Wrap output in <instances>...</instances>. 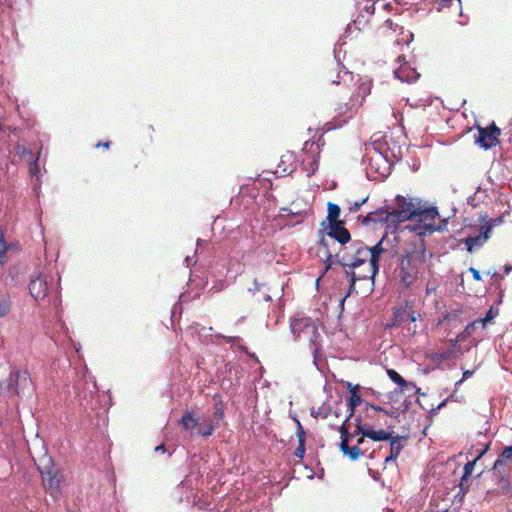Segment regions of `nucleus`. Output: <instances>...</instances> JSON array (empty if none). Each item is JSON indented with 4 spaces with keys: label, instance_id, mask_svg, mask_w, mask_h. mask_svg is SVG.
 I'll use <instances>...</instances> for the list:
<instances>
[{
    "label": "nucleus",
    "instance_id": "nucleus-23",
    "mask_svg": "<svg viewBox=\"0 0 512 512\" xmlns=\"http://www.w3.org/2000/svg\"><path fill=\"white\" fill-rule=\"evenodd\" d=\"M402 439L401 436L396 435L390 440V453L385 458V463H389L391 461H395L399 454L401 453L403 446L400 443V440Z\"/></svg>",
    "mask_w": 512,
    "mask_h": 512
},
{
    "label": "nucleus",
    "instance_id": "nucleus-39",
    "mask_svg": "<svg viewBox=\"0 0 512 512\" xmlns=\"http://www.w3.org/2000/svg\"><path fill=\"white\" fill-rule=\"evenodd\" d=\"M414 280V276L408 271V269L402 267L400 270V281L405 287H409Z\"/></svg>",
    "mask_w": 512,
    "mask_h": 512
},
{
    "label": "nucleus",
    "instance_id": "nucleus-11",
    "mask_svg": "<svg viewBox=\"0 0 512 512\" xmlns=\"http://www.w3.org/2000/svg\"><path fill=\"white\" fill-rule=\"evenodd\" d=\"M290 331L296 340H303L307 333L315 331V324L310 318H294L290 322Z\"/></svg>",
    "mask_w": 512,
    "mask_h": 512
},
{
    "label": "nucleus",
    "instance_id": "nucleus-54",
    "mask_svg": "<svg viewBox=\"0 0 512 512\" xmlns=\"http://www.w3.org/2000/svg\"><path fill=\"white\" fill-rule=\"evenodd\" d=\"M469 272L472 274L473 279L475 281H481L482 280L481 274H480L479 270H477L476 268L470 267L469 268Z\"/></svg>",
    "mask_w": 512,
    "mask_h": 512
},
{
    "label": "nucleus",
    "instance_id": "nucleus-30",
    "mask_svg": "<svg viewBox=\"0 0 512 512\" xmlns=\"http://www.w3.org/2000/svg\"><path fill=\"white\" fill-rule=\"evenodd\" d=\"M11 308L10 296L6 291L0 290V318L5 317Z\"/></svg>",
    "mask_w": 512,
    "mask_h": 512
},
{
    "label": "nucleus",
    "instance_id": "nucleus-63",
    "mask_svg": "<svg viewBox=\"0 0 512 512\" xmlns=\"http://www.w3.org/2000/svg\"><path fill=\"white\" fill-rule=\"evenodd\" d=\"M265 290H266V291H265V293H264V295H263V300H264L265 302H271V301H272V297H271V295H270V293H269V292H270V289L266 287V288H265Z\"/></svg>",
    "mask_w": 512,
    "mask_h": 512
},
{
    "label": "nucleus",
    "instance_id": "nucleus-37",
    "mask_svg": "<svg viewBox=\"0 0 512 512\" xmlns=\"http://www.w3.org/2000/svg\"><path fill=\"white\" fill-rule=\"evenodd\" d=\"M469 478L470 477H465L464 478V474H462V476L460 478V483H459V492L455 496V501H458L459 503L462 502L464 495L468 492L467 483L469 481Z\"/></svg>",
    "mask_w": 512,
    "mask_h": 512
},
{
    "label": "nucleus",
    "instance_id": "nucleus-36",
    "mask_svg": "<svg viewBox=\"0 0 512 512\" xmlns=\"http://www.w3.org/2000/svg\"><path fill=\"white\" fill-rule=\"evenodd\" d=\"M320 338V333L318 328L315 326V331L313 333H307L303 340H307L310 346L313 348L314 354L318 351V340Z\"/></svg>",
    "mask_w": 512,
    "mask_h": 512
},
{
    "label": "nucleus",
    "instance_id": "nucleus-60",
    "mask_svg": "<svg viewBox=\"0 0 512 512\" xmlns=\"http://www.w3.org/2000/svg\"><path fill=\"white\" fill-rule=\"evenodd\" d=\"M355 285H356V282H349L347 292L345 293V295H347V297H349L351 294H353L356 291Z\"/></svg>",
    "mask_w": 512,
    "mask_h": 512
},
{
    "label": "nucleus",
    "instance_id": "nucleus-59",
    "mask_svg": "<svg viewBox=\"0 0 512 512\" xmlns=\"http://www.w3.org/2000/svg\"><path fill=\"white\" fill-rule=\"evenodd\" d=\"M402 326L401 323H396V315L393 313V319L391 323L386 324V329H392L394 327Z\"/></svg>",
    "mask_w": 512,
    "mask_h": 512
},
{
    "label": "nucleus",
    "instance_id": "nucleus-33",
    "mask_svg": "<svg viewBox=\"0 0 512 512\" xmlns=\"http://www.w3.org/2000/svg\"><path fill=\"white\" fill-rule=\"evenodd\" d=\"M43 147L40 148L38 152V156L29 162V173L32 178H36V180L40 179V167H39V157L42 153Z\"/></svg>",
    "mask_w": 512,
    "mask_h": 512
},
{
    "label": "nucleus",
    "instance_id": "nucleus-57",
    "mask_svg": "<svg viewBox=\"0 0 512 512\" xmlns=\"http://www.w3.org/2000/svg\"><path fill=\"white\" fill-rule=\"evenodd\" d=\"M346 388L347 390L350 392V394L352 392H355L357 390H360L361 389V386L360 385H353L351 382H346Z\"/></svg>",
    "mask_w": 512,
    "mask_h": 512
},
{
    "label": "nucleus",
    "instance_id": "nucleus-58",
    "mask_svg": "<svg viewBox=\"0 0 512 512\" xmlns=\"http://www.w3.org/2000/svg\"><path fill=\"white\" fill-rule=\"evenodd\" d=\"M21 155L24 156V157H28L29 160H32L34 159L33 158V152L30 150V149H27V148H22L21 150Z\"/></svg>",
    "mask_w": 512,
    "mask_h": 512
},
{
    "label": "nucleus",
    "instance_id": "nucleus-10",
    "mask_svg": "<svg viewBox=\"0 0 512 512\" xmlns=\"http://www.w3.org/2000/svg\"><path fill=\"white\" fill-rule=\"evenodd\" d=\"M387 232L382 236V238L379 240L378 243H376L373 247H368L369 251V279L372 281L374 280L375 276L379 272L380 268V257L381 255L386 251V249L383 247V243L387 237Z\"/></svg>",
    "mask_w": 512,
    "mask_h": 512
},
{
    "label": "nucleus",
    "instance_id": "nucleus-29",
    "mask_svg": "<svg viewBox=\"0 0 512 512\" xmlns=\"http://www.w3.org/2000/svg\"><path fill=\"white\" fill-rule=\"evenodd\" d=\"M340 451L347 456L350 460L355 461L362 454V450L358 445L349 446L348 444H343V446L339 447Z\"/></svg>",
    "mask_w": 512,
    "mask_h": 512
},
{
    "label": "nucleus",
    "instance_id": "nucleus-6",
    "mask_svg": "<svg viewBox=\"0 0 512 512\" xmlns=\"http://www.w3.org/2000/svg\"><path fill=\"white\" fill-rule=\"evenodd\" d=\"M371 142L392 166L402 160L404 148L392 136L385 135Z\"/></svg>",
    "mask_w": 512,
    "mask_h": 512
},
{
    "label": "nucleus",
    "instance_id": "nucleus-49",
    "mask_svg": "<svg viewBox=\"0 0 512 512\" xmlns=\"http://www.w3.org/2000/svg\"><path fill=\"white\" fill-rule=\"evenodd\" d=\"M305 451H306V443H303L302 441H301V443L298 442V446L295 449L294 455L297 458L302 459L305 455Z\"/></svg>",
    "mask_w": 512,
    "mask_h": 512
},
{
    "label": "nucleus",
    "instance_id": "nucleus-34",
    "mask_svg": "<svg viewBox=\"0 0 512 512\" xmlns=\"http://www.w3.org/2000/svg\"><path fill=\"white\" fill-rule=\"evenodd\" d=\"M347 422L346 419L343 421V423L338 427V431L340 433V438H341V441H340V444H339V447L343 446V444H348L350 439L352 438L353 434H351L349 431H348V428H347Z\"/></svg>",
    "mask_w": 512,
    "mask_h": 512
},
{
    "label": "nucleus",
    "instance_id": "nucleus-24",
    "mask_svg": "<svg viewBox=\"0 0 512 512\" xmlns=\"http://www.w3.org/2000/svg\"><path fill=\"white\" fill-rule=\"evenodd\" d=\"M363 403L360 390L352 392L348 398V415L346 421H349L355 414V410Z\"/></svg>",
    "mask_w": 512,
    "mask_h": 512
},
{
    "label": "nucleus",
    "instance_id": "nucleus-26",
    "mask_svg": "<svg viewBox=\"0 0 512 512\" xmlns=\"http://www.w3.org/2000/svg\"><path fill=\"white\" fill-rule=\"evenodd\" d=\"M303 169L307 172V177H311L319 166V153L312 154L302 160Z\"/></svg>",
    "mask_w": 512,
    "mask_h": 512
},
{
    "label": "nucleus",
    "instance_id": "nucleus-48",
    "mask_svg": "<svg viewBox=\"0 0 512 512\" xmlns=\"http://www.w3.org/2000/svg\"><path fill=\"white\" fill-rule=\"evenodd\" d=\"M265 288H266L265 283H260V282H258L257 279H254L253 287L248 288V291L254 295L256 292L261 291Z\"/></svg>",
    "mask_w": 512,
    "mask_h": 512
},
{
    "label": "nucleus",
    "instance_id": "nucleus-22",
    "mask_svg": "<svg viewBox=\"0 0 512 512\" xmlns=\"http://www.w3.org/2000/svg\"><path fill=\"white\" fill-rule=\"evenodd\" d=\"M498 479V486L505 495H512V484L510 482V473L493 472Z\"/></svg>",
    "mask_w": 512,
    "mask_h": 512
},
{
    "label": "nucleus",
    "instance_id": "nucleus-53",
    "mask_svg": "<svg viewBox=\"0 0 512 512\" xmlns=\"http://www.w3.org/2000/svg\"><path fill=\"white\" fill-rule=\"evenodd\" d=\"M374 217L372 215V212H369L366 216L362 217L361 224L364 226L369 225L371 222H374Z\"/></svg>",
    "mask_w": 512,
    "mask_h": 512
},
{
    "label": "nucleus",
    "instance_id": "nucleus-31",
    "mask_svg": "<svg viewBox=\"0 0 512 512\" xmlns=\"http://www.w3.org/2000/svg\"><path fill=\"white\" fill-rule=\"evenodd\" d=\"M214 430V427L206 419H203L198 421L196 434L202 437H209Z\"/></svg>",
    "mask_w": 512,
    "mask_h": 512
},
{
    "label": "nucleus",
    "instance_id": "nucleus-46",
    "mask_svg": "<svg viewBox=\"0 0 512 512\" xmlns=\"http://www.w3.org/2000/svg\"><path fill=\"white\" fill-rule=\"evenodd\" d=\"M281 212H282V216H285V215H294L297 217V220L293 223H291L292 225H297V224H300L303 222V215L302 213L300 212H297V213H293L292 210L288 209V208H282L281 209Z\"/></svg>",
    "mask_w": 512,
    "mask_h": 512
},
{
    "label": "nucleus",
    "instance_id": "nucleus-20",
    "mask_svg": "<svg viewBox=\"0 0 512 512\" xmlns=\"http://www.w3.org/2000/svg\"><path fill=\"white\" fill-rule=\"evenodd\" d=\"M224 417L225 405L223 401L219 400L214 405V411L212 415L209 418H206V420L214 427V429H217L223 423Z\"/></svg>",
    "mask_w": 512,
    "mask_h": 512
},
{
    "label": "nucleus",
    "instance_id": "nucleus-52",
    "mask_svg": "<svg viewBox=\"0 0 512 512\" xmlns=\"http://www.w3.org/2000/svg\"><path fill=\"white\" fill-rule=\"evenodd\" d=\"M411 406V401L409 399H405L400 406L398 407V411L402 414H405L409 411Z\"/></svg>",
    "mask_w": 512,
    "mask_h": 512
},
{
    "label": "nucleus",
    "instance_id": "nucleus-12",
    "mask_svg": "<svg viewBox=\"0 0 512 512\" xmlns=\"http://www.w3.org/2000/svg\"><path fill=\"white\" fill-rule=\"evenodd\" d=\"M335 257L337 265L342 267L343 274L348 278V282H357L369 279V275H361L355 272L357 267H352L351 263H349L348 253L338 252L335 254Z\"/></svg>",
    "mask_w": 512,
    "mask_h": 512
},
{
    "label": "nucleus",
    "instance_id": "nucleus-64",
    "mask_svg": "<svg viewBox=\"0 0 512 512\" xmlns=\"http://www.w3.org/2000/svg\"><path fill=\"white\" fill-rule=\"evenodd\" d=\"M385 26L389 29H392V30H396V24L393 23V21L391 19H386L385 20Z\"/></svg>",
    "mask_w": 512,
    "mask_h": 512
},
{
    "label": "nucleus",
    "instance_id": "nucleus-8",
    "mask_svg": "<svg viewBox=\"0 0 512 512\" xmlns=\"http://www.w3.org/2000/svg\"><path fill=\"white\" fill-rule=\"evenodd\" d=\"M344 250V253H348L349 263H351L352 267L358 268L369 259L368 246L362 241H353L349 246H346Z\"/></svg>",
    "mask_w": 512,
    "mask_h": 512
},
{
    "label": "nucleus",
    "instance_id": "nucleus-35",
    "mask_svg": "<svg viewBox=\"0 0 512 512\" xmlns=\"http://www.w3.org/2000/svg\"><path fill=\"white\" fill-rule=\"evenodd\" d=\"M322 258L324 263L323 274L327 273L331 269L335 270V265H337V263L336 257L332 254V252H327L326 254L322 255Z\"/></svg>",
    "mask_w": 512,
    "mask_h": 512
},
{
    "label": "nucleus",
    "instance_id": "nucleus-25",
    "mask_svg": "<svg viewBox=\"0 0 512 512\" xmlns=\"http://www.w3.org/2000/svg\"><path fill=\"white\" fill-rule=\"evenodd\" d=\"M76 397L84 412L88 413L89 410L93 411L97 408L98 402L93 399L92 391L89 393V398L86 394L82 396L79 392H76Z\"/></svg>",
    "mask_w": 512,
    "mask_h": 512
},
{
    "label": "nucleus",
    "instance_id": "nucleus-5",
    "mask_svg": "<svg viewBox=\"0 0 512 512\" xmlns=\"http://www.w3.org/2000/svg\"><path fill=\"white\" fill-rule=\"evenodd\" d=\"M5 390L6 392L13 391L21 397L30 396L34 391V387L28 371L12 370Z\"/></svg>",
    "mask_w": 512,
    "mask_h": 512
},
{
    "label": "nucleus",
    "instance_id": "nucleus-45",
    "mask_svg": "<svg viewBox=\"0 0 512 512\" xmlns=\"http://www.w3.org/2000/svg\"><path fill=\"white\" fill-rule=\"evenodd\" d=\"M297 424V430H296V436L298 438V442L306 443V432L301 424V422L298 419H295Z\"/></svg>",
    "mask_w": 512,
    "mask_h": 512
},
{
    "label": "nucleus",
    "instance_id": "nucleus-55",
    "mask_svg": "<svg viewBox=\"0 0 512 512\" xmlns=\"http://www.w3.org/2000/svg\"><path fill=\"white\" fill-rule=\"evenodd\" d=\"M409 230L410 231H414L417 235H418V232H424V229H423V224H414L412 226H408Z\"/></svg>",
    "mask_w": 512,
    "mask_h": 512
},
{
    "label": "nucleus",
    "instance_id": "nucleus-62",
    "mask_svg": "<svg viewBox=\"0 0 512 512\" xmlns=\"http://www.w3.org/2000/svg\"><path fill=\"white\" fill-rule=\"evenodd\" d=\"M387 416L389 417H393L395 419H398L399 418V414L400 412L397 410V411H389V410H386L385 413Z\"/></svg>",
    "mask_w": 512,
    "mask_h": 512
},
{
    "label": "nucleus",
    "instance_id": "nucleus-7",
    "mask_svg": "<svg viewBox=\"0 0 512 512\" xmlns=\"http://www.w3.org/2000/svg\"><path fill=\"white\" fill-rule=\"evenodd\" d=\"M500 129L494 122L487 127H478L475 143L484 150L491 149L499 143Z\"/></svg>",
    "mask_w": 512,
    "mask_h": 512
},
{
    "label": "nucleus",
    "instance_id": "nucleus-18",
    "mask_svg": "<svg viewBox=\"0 0 512 512\" xmlns=\"http://www.w3.org/2000/svg\"><path fill=\"white\" fill-rule=\"evenodd\" d=\"M393 312L396 315V323H401V325L407 321L416 322L420 316L419 313H417L408 305L395 308Z\"/></svg>",
    "mask_w": 512,
    "mask_h": 512
},
{
    "label": "nucleus",
    "instance_id": "nucleus-4",
    "mask_svg": "<svg viewBox=\"0 0 512 512\" xmlns=\"http://www.w3.org/2000/svg\"><path fill=\"white\" fill-rule=\"evenodd\" d=\"M38 470L42 476V482L47 493L57 500L61 496L60 485L63 479L62 474L55 468L51 457L43 458L38 464Z\"/></svg>",
    "mask_w": 512,
    "mask_h": 512
},
{
    "label": "nucleus",
    "instance_id": "nucleus-21",
    "mask_svg": "<svg viewBox=\"0 0 512 512\" xmlns=\"http://www.w3.org/2000/svg\"><path fill=\"white\" fill-rule=\"evenodd\" d=\"M199 420H200V418L194 412L186 411L182 415L179 423L185 431H189L190 435L193 436L194 435L193 430L197 429Z\"/></svg>",
    "mask_w": 512,
    "mask_h": 512
},
{
    "label": "nucleus",
    "instance_id": "nucleus-13",
    "mask_svg": "<svg viewBox=\"0 0 512 512\" xmlns=\"http://www.w3.org/2000/svg\"><path fill=\"white\" fill-rule=\"evenodd\" d=\"M374 218V222H385L386 223V232H394L397 230L396 224L393 221L394 217H392V209L389 206L380 207L374 211H371Z\"/></svg>",
    "mask_w": 512,
    "mask_h": 512
},
{
    "label": "nucleus",
    "instance_id": "nucleus-61",
    "mask_svg": "<svg viewBox=\"0 0 512 512\" xmlns=\"http://www.w3.org/2000/svg\"><path fill=\"white\" fill-rule=\"evenodd\" d=\"M33 190L35 192V194L37 195V197L40 196V192H41V182H40V179L36 180L34 186H33Z\"/></svg>",
    "mask_w": 512,
    "mask_h": 512
},
{
    "label": "nucleus",
    "instance_id": "nucleus-43",
    "mask_svg": "<svg viewBox=\"0 0 512 512\" xmlns=\"http://www.w3.org/2000/svg\"><path fill=\"white\" fill-rule=\"evenodd\" d=\"M7 250H8L7 243L4 240L2 231L0 230V263L4 262V259L6 258Z\"/></svg>",
    "mask_w": 512,
    "mask_h": 512
},
{
    "label": "nucleus",
    "instance_id": "nucleus-15",
    "mask_svg": "<svg viewBox=\"0 0 512 512\" xmlns=\"http://www.w3.org/2000/svg\"><path fill=\"white\" fill-rule=\"evenodd\" d=\"M395 78L399 79L401 82L406 83H414L416 82L420 74L413 68L410 64H402L399 68L394 70Z\"/></svg>",
    "mask_w": 512,
    "mask_h": 512
},
{
    "label": "nucleus",
    "instance_id": "nucleus-42",
    "mask_svg": "<svg viewBox=\"0 0 512 512\" xmlns=\"http://www.w3.org/2000/svg\"><path fill=\"white\" fill-rule=\"evenodd\" d=\"M321 237L318 241V248H319V253H322V255L326 254L327 252H331L329 250V244H328V241L325 239V235L326 234H319Z\"/></svg>",
    "mask_w": 512,
    "mask_h": 512
},
{
    "label": "nucleus",
    "instance_id": "nucleus-50",
    "mask_svg": "<svg viewBox=\"0 0 512 512\" xmlns=\"http://www.w3.org/2000/svg\"><path fill=\"white\" fill-rule=\"evenodd\" d=\"M477 325H478L477 320L467 324L465 329H464V331L462 332L463 337L471 335L473 333V331L475 330Z\"/></svg>",
    "mask_w": 512,
    "mask_h": 512
},
{
    "label": "nucleus",
    "instance_id": "nucleus-9",
    "mask_svg": "<svg viewBox=\"0 0 512 512\" xmlns=\"http://www.w3.org/2000/svg\"><path fill=\"white\" fill-rule=\"evenodd\" d=\"M320 226L323 229L319 230V234H326V236L343 246L351 241V234L346 229L344 222H337L335 225L326 226V221H322Z\"/></svg>",
    "mask_w": 512,
    "mask_h": 512
},
{
    "label": "nucleus",
    "instance_id": "nucleus-28",
    "mask_svg": "<svg viewBox=\"0 0 512 512\" xmlns=\"http://www.w3.org/2000/svg\"><path fill=\"white\" fill-rule=\"evenodd\" d=\"M394 436L392 435L391 431H385V430H374L372 428L369 429L368 437L372 441H390L391 438Z\"/></svg>",
    "mask_w": 512,
    "mask_h": 512
},
{
    "label": "nucleus",
    "instance_id": "nucleus-47",
    "mask_svg": "<svg viewBox=\"0 0 512 512\" xmlns=\"http://www.w3.org/2000/svg\"><path fill=\"white\" fill-rule=\"evenodd\" d=\"M356 427L353 435H361L362 437H368L370 427L365 424H359Z\"/></svg>",
    "mask_w": 512,
    "mask_h": 512
},
{
    "label": "nucleus",
    "instance_id": "nucleus-38",
    "mask_svg": "<svg viewBox=\"0 0 512 512\" xmlns=\"http://www.w3.org/2000/svg\"><path fill=\"white\" fill-rule=\"evenodd\" d=\"M498 315V309H494V307H490L486 312L484 317L476 319L478 324H481L483 327L486 326L488 322H491Z\"/></svg>",
    "mask_w": 512,
    "mask_h": 512
},
{
    "label": "nucleus",
    "instance_id": "nucleus-44",
    "mask_svg": "<svg viewBox=\"0 0 512 512\" xmlns=\"http://www.w3.org/2000/svg\"><path fill=\"white\" fill-rule=\"evenodd\" d=\"M476 463H477V459H473V460H470L467 463H465V465L463 467L464 478L471 477Z\"/></svg>",
    "mask_w": 512,
    "mask_h": 512
},
{
    "label": "nucleus",
    "instance_id": "nucleus-16",
    "mask_svg": "<svg viewBox=\"0 0 512 512\" xmlns=\"http://www.w3.org/2000/svg\"><path fill=\"white\" fill-rule=\"evenodd\" d=\"M387 375L389 379L398 385V389H395L391 394H397L399 391H403L404 387H411V390H415V393H419L420 388L416 386L415 383L406 381L396 370L388 369Z\"/></svg>",
    "mask_w": 512,
    "mask_h": 512
},
{
    "label": "nucleus",
    "instance_id": "nucleus-19",
    "mask_svg": "<svg viewBox=\"0 0 512 512\" xmlns=\"http://www.w3.org/2000/svg\"><path fill=\"white\" fill-rule=\"evenodd\" d=\"M431 2L438 4L437 11L439 12L447 9L458 16L463 15L461 0H431Z\"/></svg>",
    "mask_w": 512,
    "mask_h": 512
},
{
    "label": "nucleus",
    "instance_id": "nucleus-14",
    "mask_svg": "<svg viewBox=\"0 0 512 512\" xmlns=\"http://www.w3.org/2000/svg\"><path fill=\"white\" fill-rule=\"evenodd\" d=\"M493 472H506L511 473L512 471V450L505 447L502 452L498 455L494 465L492 467Z\"/></svg>",
    "mask_w": 512,
    "mask_h": 512
},
{
    "label": "nucleus",
    "instance_id": "nucleus-1",
    "mask_svg": "<svg viewBox=\"0 0 512 512\" xmlns=\"http://www.w3.org/2000/svg\"><path fill=\"white\" fill-rule=\"evenodd\" d=\"M391 209L396 228L400 223L417 216H424L426 219L434 220L439 215L436 206L427 207L420 198H406L402 195H397L395 197V207Z\"/></svg>",
    "mask_w": 512,
    "mask_h": 512
},
{
    "label": "nucleus",
    "instance_id": "nucleus-56",
    "mask_svg": "<svg viewBox=\"0 0 512 512\" xmlns=\"http://www.w3.org/2000/svg\"><path fill=\"white\" fill-rule=\"evenodd\" d=\"M489 450V445H485L481 450L478 451L476 457L474 459H477L479 461Z\"/></svg>",
    "mask_w": 512,
    "mask_h": 512
},
{
    "label": "nucleus",
    "instance_id": "nucleus-17",
    "mask_svg": "<svg viewBox=\"0 0 512 512\" xmlns=\"http://www.w3.org/2000/svg\"><path fill=\"white\" fill-rule=\"evenodd\" d=\"M489 228L481 226L480 233L475 236H469L464 240L468 252H472L474 248H479L489 239Z\"/></svg>",
    "mask_w": 512,
    "mask_h": 512
},
{
    "label": "nucleus",
    "instance_id": "nucleus-32",
    "mask_svg": "<svg viewBox=\"0 0 512 512\" xmlns=\"http://www.w3.org/2000/svg\"><path fill=\"white\" fill-rule=\"evenodd\" d=\"M356 108H355V104L352 103H345L341 106H339L336 111H337V114L339 116H342V115H345V114H349L344 120H343V123H346L348 121V119H350L352 117V115L356 112Z\"/></svg>",
    "mask_w": 512,
    "mask_h": 512
},
{
    "label": "nucleus",
    "instance_id": "nucleus-51",
    "mask_svg": "<svg viewBox=\"0 0 512 512\" xmlns=\"http://www.w3.org/2000/svg\"><path fill=\"white\" fill-rule=\"evenodd\" d=\"M368 200V197H365L363 198L362 200H359V201H355L350 207H349V211L351 213H355L357 212L361 206Z\"/></svg>",
    "mask_w": 512,
    "mask_h": 512
},
{
    "label": "nucleus",
    "instance_id": "nucleus-27",
    "mask_svg": "<svg viewBox=\"0 0 512 512\" xmlns=\"http://www.w3.org/2000/svg\"><path fill=\"white\" fill-rule=\"evenodd\" d=\"M341 213V209L339 205L329 202L327 205V218H326V226L335 225L337 222H342L339 220V216Z\"/></svg>",
    "mask_w": 512,
    "mask_h": 512
},
{
    "label": "nucleus",
    "instance_id": "nucleus-3",
    "mask_svg": "<svg viewBox=\"0 0 512 512\" xmlns=\"http://www.w3.org/2000/svg\"><path fill=\"white\" fill-rule=\"evenodd\" d=\"M60 280L61 278L58 274H56V278L54 279L53 275L48 276L39 272L37 275L32 276L30 280L28 286L29 293L36 301H40L45 299L50 292H55V305H58L60 301Z\"/></svg>",
    "mask_w": 512,
    "mask_h": 512
},
{
    "label": "nucleus",
    "instance_id": "nucleus-41",
    "mask_svg": "<svg viewBox=\"0 0 512 512\" xmlns=\"http://www.w3.org/2000/svg\"><path fill=\"white\" fill-rule=\"evenodd\" d=\"M503 223V216H499L496 218H488L484 225H482L483 228H489V234L491 233L492 229L496 226H499Z\"/></svg>",
    "mask_w": 512,
    "mask_h": 512
},
{
    "label": "nucleus",
    "instance_id": "nucleus-2",
    "mask_svg": "<svg viewBox=\"0 0 512 512\" xmlns=\"http://www.w3.org/2000/svg\"><path fill=\"white\" fill-rule=\"evenodd\" d=\"M362 165L365 167L367 178L370 180H384L392 171L393 166L370 142L366 145L365 154L362 158Z\"/></svg>",
    "mask_w": 512,
    "mask_h": 512
},
{
    "label": "nucleus",
    "instance_id": "nucleus-40",
    "mask_svg": "<svg viewBox=\"0 0 512 512\" xmlns=\"http://www.w3.org/2000/svg\"><path fill=\"white\" fill-rule=\"evenodd\" d=\"M424 232H418V236L424 237L426 235L432 234L433 232H443L442 226H436L433 223L423 224Z\"/></svg>",
    "mask_w": 512,
    "mask_h": 512
}]
</instances>
